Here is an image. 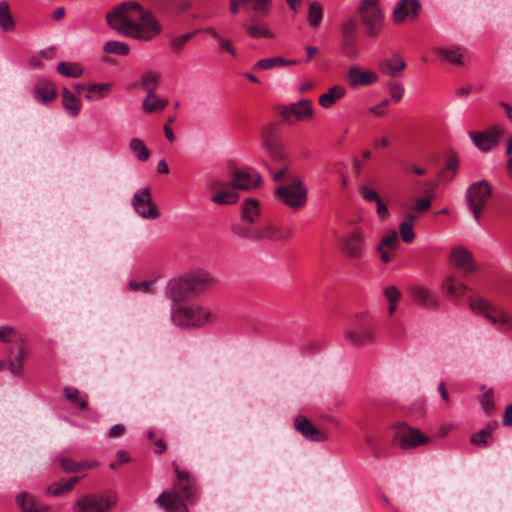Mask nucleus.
Returning <instances> with one entry per match:
<instances>
[{
    "label": "nucleus",
    "mask_w": 512,
    "mask_h": 512,
    "mask_svg": "<svg viewBox=\"0 0 512 512\" xmlns=\"http://www.w3.org/2000/svg\"><path fill=\"white\" fill-rule=\"evenodd\" d=\"M130 149L140 161H146L150 156V152L144 141L139 138H133L130 141Z\"/></svg>",
    "instance_id": "49530a36"
},
{
    "label": "nucleus",
    "mask_w": 512,
    "mask_h": 512,
    "mask_svg": "<svg viewBox=\"0 0 512 512\" xmlns=\"http://www.w3.org/2000/svg\"><path fill=\"white\" fill-rule=\"evenodd\" d=\"M64 394L69 401L76 404L80 409L88 407L87 395L81 397L77 388L67 386L64 388Z\"/></svg>",
    "instance_id": "c03bdc74"
},
{
    "label": "nucleus",
    "mask_w": 512,
    "mask_h": 512,
    "mask_svg": "<svg viewBox=\"0 0 512 512\" xmlns=\"http://www.w3.org/2000/svg\"><path fill=\"white\" fill-rule=\"evenodd\" d=\"M298 61L296 60H285L281 57H272L261 59L256 62L254 65V69H262V70H270L275 67H283L286 65H296Z\"/></svg>",
    "instance_id": "c9c22d12"
},
{
    "label": "nucleus",
    "mask_w": 512,
    "mask_h": 512,
    "mask_svg": "<svg viewBox=\"0 0 512 512\" xmlns=\"http://www.w3.org/2000/svg\"><path fill=\"white\" fill-rule=\"evenodd\" d=\"M431 441L430 437L423 434L419 429L401 424L395 432V442L401 449H413L425 445Z\"/></svg>",
    "instance_id": "1a4fd4ad"
},
{
    "label": "nucleus",
    "mask_w": 512,
    "mask_h": 512,
    "mask_svg": "<svg viewBox=\"0 0 512 512\" xmlns=\"http://www.w3.org/2000/svg\"><path fill=\"white\" fill-rule=\"evenodd\" d=\"M57 72L64 77L77 78L83 74V68L79 63L60 62Z\"/></svg>",
    "instance_id": "58836bf2"
},
{
    "label": "nucleus",
    "mask_w": 512,
    "mask_h": 512,
    "mask_svg": "<svg viewBox=\"0 0 512 512\" xmlns=\"http://www.w3.org/2000/svg\"><path fill=\"white\" fill-rule=\"evenodd\" d=\"M115 504L116 498L111 492L86 494L75 501L73 512H110Z\"/></svg>",
    "instance_id": "423d86ee"
},
{
    "label": "nucleus",
    "mask_w": 512,
    "mask_h": 512,
    "mask_svg": "<svg viewBox=\"0 0 512 512\" xmlns=\"http://www.w3.org/2000/svg\"><path fill=\"white\" fill-rule=\"evenodd\" d=\"M405 67V61L398 56L386 59L380 64V70L382 73L390 77L398 76L405 69Z\"/></svg>",
    "instance_id": "cd10ccee"
},
{
    "label": "nucleus",
    "mask_w": 512,
    "mask_h": 512,
    "mask_svg": "<svg viewBox=\"0 0 512 512\" xmlns=\"http://www.w3.org/2000/svg\"><path fill=\"white\" fill-rule=\"evenodd\" d=\"M239 195L237 192L228 190V191H219L215 193L211 200L212 202L220 205H230L234 204L238 201Z\"/></svg>",
    "instance_id": "37998d69"
},
{
    "label": "nucleus",
    "mask_w": 512,
    "mask_h": 512,
    "mask_svg": "<svg viewBox=\"0 0 512 512\" xmlns=\"http://www.w3.org/2000/svg\"><path fill=\"white\" fill-rule=\"evenodd\" d=\"M79 482V477L74 476L68 480L61 479L53 485L47 488V492L53 496L63 495L73 489V487Z\"/></svg>",
    "instance_id": "f704fd0d"
},
{
    "label": "nucleus",
    "mask_w": 512,
    "mask_h": 512,
    "mask_svg": "<svg viewBox=\"0 0 512 512\" xmlns=\"http://www.w3.org/2000/svg\"><path fill=\"white\" fill-rule=\"evenodd\" d=\"M420 8L418 0H399L393 10V21L397 24L414 21L419 16Z\"/></svg>",
    "instance_id": "4468645a"
},
{
    "label": "nucleus",
    "mask_w": 512,
    "mask_h": 512,
    "mask_svg": "<svg viewBox=\"0 0 512 512\" xmlns=\"http://www.w3.org/2000/svg\"><path fill=\"white\" fill-rule=\"evenodd\" d=\"M503 130L498 126H493L490 129L482 132L472 131L469 133L475 146L482 152H488L496 147L499 143V138Z\"/></svg>",
    "instance_id": "f8f14e48"
},
{
    "label": "nucleus",
    "mask_w": 512,
    "mask_h": 512,
    "mask_svg": "<svg viewBox=\"0 0 512 512\" xmlns=\"http://www.w3.org/2000/svg\"><path fill=\"white\" fill-rule=\"evenodd\" d=\"M262 182L261 176L249 170L236 171L231 179V186L234 189L249 190L256 188Z\"/></svg>",
    "instance_id": "aec40b11"
},
{
    "label": "nucleus",
    "mask_w": 512,
    "mask_h": 512,
    "mask_svg": "<svg viewBox=\"0 0 512 512\" xmlns=\"http://www.w3.org/2000/svg\"><path fill=\"white\" fill-rule=\"evenodd\" d=\"M345 95L346 88L343 85H333L327 90V92L319 96V105L324 109H329Z\"/></svg>",
    "instance_id": "393cba45"
},
{
    "label": "nucleus",
    "mask_w": 512,
    "mask_h": 512,
    "mask_svg": "<svg viewBox=\"0 0 512 512\" xmlns=\"http://www.w3.org/2000/svg\"><path fill=\"white\" fill-rule=\"evenodd\" d=\"M61 467L65 472H76L80 470L79 463L69 458H63L61 460Z\"/></svg>",
    "instance_id": "e2e57ef3"
},
{
    "label": "nucleus",
    "mask_w": 512,
    "mask_h": 512,
    "mask_svg": "<svg viewBox=\"0 0 512 512\" xmlns=\"http://www.w3.org/2000/svg\"><path fill=\"white\" fill-rule=\"evenodd\" d=\"M112 87L113 85L111 83L90 84L87 87L88 93L85 95V98L88 100H100L105 98L111 93Z\"/></svg>",
    "instance_id": "72a5a7b5"
},
{
    "label": "nucleus",
    "mask_w": 512,
    "mask_h": 512,
    "mask_svg": "<svg viewBox=\"0 0 512 512\" xmlns=\"http://www.w3.org/2000/svg\"><path fill=\"white\" fill-rule=\"evenodd\" d=\"M186 276L171 279L166 287V296L173 302H181L193 296Z\"/></svg>",
    "instance_id": "dca6fc26"
},
{
    "label": "nucleus",
    "mask_w": 512,
    "mask_h": 512,
    "mask_svg": "<svg viewBox=\"0 0 512 512\" xmlns=\"http://www.w3.org/2000/svg\"><path fill=\"white\" fill-rule=\"evenodd\" d=\"M259 216V203L257 200L249 198L244 201L241 209V218L243 221L252 224Z\"/></svg>",
    "instance_id": "2f4dec72"
},
{
    "label": "nucleus",
    "mask_w": 512,
    "mask_h": 512,
    "mask_svg": "<svg viewBox=\"0 0 512 512\" xmlns=\"http://www.w3.org/2000/svg\"><path fill=\"white\" fill-rule=\"evenodd\" d=\"M347 76L351 88L371 86L378 81V76L374 71L361 70L358 66H351Z\"/></svg>",
    "instance_id": "6ab92c4d"
},
{
    "label": "nucleus",
    "mask_w": 512,
    "mask_h": 512,
    "mask_svg": "<svg viewBox=\"0 0 512 512\" xmlns=\"http://www.w3.org/2000/svg\"><path fill=\"white\" fill-rule=\"evenodd\" d=\"M289 176H292V175L289 174V169L287 166H283L278 171L272 173V179L275 182H281L284 179L288 181Z\"/></svg>",
    "instance_id": "69168bd1"
},
{
    "label": "nucleus",
    "mask_w": 512,
    "mask_h": 512,
    "mask_svg": "<svg viewBox=\"0 0 512 512\" xmlns=\"http://www.w3.org/2000/svg\"><path fill=\"white\" fill-rule=\"evenodd\" d=\"M106 20L119 34L139 41H150L163 30L153 12L135 1L116 5L106 14Z\"/></svg>",
    "instance_id": "f257e3e1"
},
{
    "label": "nucleus",
    "mask_w": 512,
    "mask_h": 512,
    "mask_svg": "<svg viewBox=\"0 0 512 512\" xmlns=\"http://www.w3.org/2000/svg\"><path fill=\"white\" fill-rule=\"evenodd\" d=\"M431 206L429 198H418L415 202V210L419 213L427 211Z\"/></svg>",
    "instance_id": "774afa93"
},
{
    "label": "nucleus",
    "mask_w": 512,
    "mask_h": 512,
    "mask_svg": "<svg viewBox=\"0 0 512 512\" xmlns=\"http://www.w3.org/2000/svg\"><path fill=\"white\" fill-rule=\"evenodd\" d=\"M231 229L235 235L241 238L258 241V228L250 229L240 225H233Z\"/></svg>",
    "instance_id": "8fccbe9b"
},
{
    "label": "nucleus",
    "mask_w": 512,
    "mask_h": 512,
    "mask_svg": "<svg viewBox=\"0 0 512 512\" xmlns=\"http://www.w3.org/2000/svg\"><path fill=\"white\" fill-rule=\"evenodd\" d=\"M389 104H390L389 99H383L379 104L371 107L369 109V112L376 116H383L386 114L385 109L389 106Z\"/></svg>",
    "instance_id": "680f3d73"
},
{
    "label": "nucleus",
    "mask_w": 512,
    "mask_h": 512,
    "mask_svg": "<svg viewBox=\"0 0 512 512\" xmlns=\"http://www.w3.org/2000/svg\"><path fill=\"white\" fill-rule=\"evenodd\" d=\"M16 334V330L11 326L0 327V341L4 343H10L11 337Z\"/></svg>",
    "instance_id": "052dcab7"
},
{
    "label": "nucleus",
    "mask_w": 512,
    "mask_h": 512,
    "mask_svg": "<svg viewBox=\"0 0 512 512\" xmlns=\"http://www.w3.org/2000/svg\"><path fill=\"white\" fill-rule=\"evenodd\" d=\"M364 235L359 229L352 230L342 240V250L351 259L363 256Z\"/></svg>",
    "instance_id": "2eb2a0df"
},
{
    "label": "nucleus",
    "mask_w": 512,
    "mask_h": 512,
    "mask_svg": "<svg viewBox=\"0 0 512 512\" xmlns=\"http://www.w3.org/2000/svg\"><path fill=\"white\" fill-rule=\"evenodd\" d=\"M242 27L246 34L255 40H270L275 37V34L269 25L255 15L248 16V18L242 23Z\"/></svg>",
    "instance_id": "ddd939ff"
},
{
    "label": "nucleus",
    "mask_w": 512,
    "mask_h": 512,
    "mask_svg": "<svg viewBox=\"0 0 512 512\" xmlns=\"http://www.w3.org/2000/svg\"><path fill=\"white\" fill-rule=\"evenodd\" d=\"M151 284H152V282H148V281H144V282H140V283L135 282V281H130L128 283V288L131 291L142 290L143 292H148Z\"/></svg>",
    "instance_id": "0e129e2a"
},
{
    "label": "nucleus",
    "mask_w": 512,
    "mask_h": 512,
    "mask_svg": "<svg viewBox=\"0 0 512 512\" xmlns=\"http://www.w3.org/2000/svg\"><path fill=\"white\" fill-rule=\"evenodd\" d=\"M196 34V31L194 32H188V33H185V34H182V35H179V36H176V37H173L172 39H170L169 41V44H170V47L176 51V52H180L184 46L186 45V43Z\"/></svg>",
    "instance_id": "3c124183"
},
{
    "label": "nucleus",
    "mask_w": 512,
    "mask_h": 512,
    "mask_svg": "<svg viewBox=\"0 0 512 512\" xmlns=\"http://www.w3.org/2000/svg\"><path fill=\"white\" fill-rule=\"evenodd\" d=\"M379 245L385 248H389L390 250H396L399 245L397 232L395 230H390L386 235L382 237Z\"/></svg>",
    "instance_id": "864d4df0"
},
{
    "label": "nucleus",
    "mask_w": 512,
    "mask_h": 512,
    "mask_svg": "<svg viewBox=\"0 0 512 512\" xmlns=\"http://www.w3.org/2000/svg\"><path fill=\"white\" fill-rule=\"evenodd\" d=\"M359 11L362 22L368 29V35L376 37L381 32L384 23L379 0H362Z\"/></svg>",
    "instance_id": "6e6552de"
},
{
    "label": "nucleus",
    "mask_w": 512,
    "mask_h": 512,
    "mask_svg": "<svg viewBox=\"0 0 512 512\" xmlns=\"http://www.w3.org/2000/svg\"><path fill=\"white\" fill-rule=\"evenodd\" d=\"M62 104L72 116H77L79 114L81 101L67 88H64L62 91Z\"/></svg>",
    "instance_id": "473e14b6"
},
{
    "label": "nucleus",
    "mask_w": 512,
    "mask_h": 512,
    "mask_svg": "<svg viewBox=\"0 0 512 512\" xmlns=\"http://www.w3.org/2000/svg\"><path fill=\"white\" fill-rule=\"evenodd\" d=\"M16 501L22 512H49L47 506L38 504L28 493H21Z\"/></svg>",
    "instance_id": "c756f323"
},
{
    "label": "nucleus",
    "mask_w": 512,
    "mask_h": 512,
    "mask_svg": "<svg viewBox=\"0 0 512 512\" xmlns=\"http://www.w3.org/2000/svg\"><path fill=\"white\" fill-rule=\"evenodd\" d=\"M25 341L21 340V346L13 360L8 362L10 372L15 376H21L23 373V366L26 356Z\"/></svg>",
    "instance_id": "e433bc0d"
},
{
    "label": "nucleus",
    "mask_w": 512,
    "mask_h": 512,
    "mask_svg": "<svg viewBox=\"0 0 512 512\" xmlns=\"http://www.w3.org/2000/svg\"><path fill=\"white\" fill-rule=\"evenodd\" d=\"M415 219L416 216L410 213L406 216V218L401 222L399 226L401 238L405 243H411L415 238V233L413 230Z\"/></svg>",
    "instance_id": "4c0bfd02"
},
{
    "label": "nucleus",
    "mask_w": 512,
    "mask_h": 512,
    "mask_svg": "<svg viewBox=\"0 0 512 512\" xmlns=\"http://www.w3.org/2000/svg\"><path fill=\"white\" fill-rule=\"evenodd\" d=\"M359 192L362 198L368 202H377L381 199L379 194L367 185H360Z\"/></svg>",
    "instance_id": "4d7b16f0"
},
{
    "label": "nucleus",
    "mask_w": 512,
    "mask_h": 512,
    "mask_svg": "<svg viewBox=\"0 0 512 512\" xmlns=\"http://www.w3.org/2000/svg\"><path fill=\"white\" fill-rule=\"evenodd\" d=\"M55 96L53 84L49 81H41L34 88V97L41 103H49Z\"/></svg>",
    "instance_id": "7c9ffc66"
},
{
    "label": "nucleus",
    "mask_w": 512,
    "mask_h": 512,
    "mask_svg": "<svg viewBox=\"0 0 512 512\" xmlns=\"http://www.w3.org/2000/svg\"><path fill=\"white\" fill-rule=\"evenodd\" d=\"M451 262L465 273H471L475 270L473 255L462 246H457L452 249Z\"/></svg>",
    "instance_id": "5701e85b"
},
{
    "label": "nucleus",
    "mask_w": 512,
    "mask_h": 512,
    "mask_svg": "<svg viewBox=\"0 0 512 512\" xmlns=\"http://www.w3.org/2000/svg\"><path fill=\"white\" fill-rule=\"evenodd\" d=\"M492 195L490 184L481 180L471 184L466 191V200L476 222H480L482 210Z\"/></svg>",
    "instance_id": "0eeeda50"
},
{
    "label": "nucleus",
    "mask_w": 512,
    "mask_h": 512,
    "mask_svg": "<svg viewBox=\"0 0 512 512\" xmlns=\"http://www.w3.org/2000/svg\"><path fill=\"white\" fill-rule=\"evenodd\" d=\"M167 106L166 100H161L155 93L147 94L146 98L143 100L142 107L145 112H154L158 110H164Z\"/></svg>",
    "instance_id": "ea45409f"
},
{
    "label": "nucleus",
    "mask_w": 512,
    "mask_h": 512,
    "mask_svg": "<svg viewBox=\"0 0 512 512\" xmlns=\"http://www.w3.org/2000/svg\"><path fill=\"white\" fill-rule=\"evenodd\" d=\"M410 295L412 301L422 308L436 310L439 307L438 296L422 285L411 286Z\"/></svg>",
    "instance_id": "a211bd4d"
},
{
    "label": "nucleus",
    "mask_w": 512,
    "mask_h": 512,
    "mask_svg": "<svg viewBox=\"0 0 512 512\" xmlns=\"http://www.w3.org/2000/svg\"><path fill=\"white\" fill-rule=\"evenodd\" d=\"M217 314L209 307L190 304L178 306L171 312V321L181 328H202L215 322Z\"/></svg>",
    "instance_id": "7ed1b4c3"
},
{
    "label": "nucleus",
    "mask_w": 512,
    "mask_h": 512,
    "mask_svg": "<svg viewBox=\"0 0 512 512\" xmlns=\"http://www.w3.org/2000/svg\"><path fill=\"white\" fill-rule=\"evenodd\" d=\"M344 335L351 344L361 346L372 341L374 329L370 324H365L360 327L347 329Z\"/></svg>",
    "instance_id": "b1692460"
},
{
    "label": "nucleus",
    "mask_w": 512,
    "mask_h": 512,
    "mask_svg": "<svg viewBox=\"0 0 512 512\" xmlns=\"http://www.w3.org/2000/svg\"><path fill=\"white\" fill-rule=\"evenodd\" d=\"M0 27L3 31H11L15 27V22L12 18L11 13L0 15Z\"/></svg>",
    "instance_id": "bf43d9fd"
},
{
    "label": "nucleus",
    "mask_w": 512,
    "mask_h": 512,
    "mask_svg": "<svg viewBox=\"0 0 512 512\" xmlns=\"http://www.w3.org/2000/svg\"><path fill=\"white\" fill-rule=\"evenodd\" d=\"M159 76L152 73L146 72L141 76L140 85L141 87L147 91V93H154L155 89L158 86Z\"/></svg>",
    "instance_id": "09e8293b"
},
{
    "label": "nucleus",
    "mask_w": 512,
    "mask_h": 512,
    "mask_svg": "<svg viewBox=\"0 0 512 512\" xmlns=\"http://www.w3.org/2000/svg\"><path fill=\"white\" fill-rule=\"evenodd\" d=\"M279 113L289 123L310 120L314 116L313 105L309 99L283 105L279 108Z\"/></svg>",
    "instance_id": "9d476101"
},
{
    "label": "nucleus",
    "mask_w": 512,
    "mask_h": 512,
    "mask_svg": "<svg viewBox=\"0 0 512 512\" xmlns=\"http://www.w3.org/2000/svg\"><path fill=\"white\" fill-rule=\"evenodd\" d=\"M275 194L292 210L302 208L307 202V189L298 176H289L288 182L277 187Z\"/></svg>",
    "instance_id": "39448f33"
},
{
    "label": "nucleus",
    "mask_w": 512,
    "mask_h": 512,
    "mask_svg": "<svg viewBox=\"0 0 512 512\" xmlns=\"http://www.w3.org/2000/svg\"><path fill=\"white\" fill-rule=\"evenodd\" d=\"M177 481L170 490L162 492L156 503L167 512H189L186 502L194 503L199 497L195 479L186 471L180 470L178 464L172 462Z\"/></svg>",
    "instance_id": "f03ea898"
},
{
    "label": "nucleus",
    "mask_w": 512,
    "mask_h": 512,
    "mask_svg": "<svg viewBox=\"0 0 512 512\" xmlns=\"http://www.w3.org/2000/svg\"><path fill=\"white\" fill-rule=\"evenodd\" d=\"M469 307L474 313L485 317L499 331L512 333V316L505 310L491 305L481 297L471 298Z\"/></svg>",
    "instance_id": "20e7f679"
},
{
    "label": "nucleus",
    "mask_w": 512,
    "mask_h": 512,
    "mask_svg": "<svg viewBox=\"0 0 512 512\" xmlns=\"http://www.w3.org/2000/svg\"><path fill=\"white\" fill-rule=\"evenodd\" d=\"M356 29V23L353 20H348L343 25V38L346 40L350 39V36H353V33Z\"/></svg>",
    "instance_id": "338daca9"
},
{
    "label": "nucleus",
    "mask_w": 512,
    "mask_h": 512,
    "mask_svg": "<svg viewBox=\"0 0 512 512\" xmlns=\"http://www.w3.org/2000/svg\"><path fill=\"white\" fill-rule=\"evenodd\" d=\"M434 51L442 62H448L456 66L463 64L462 53L459 47H436Z\"/></svg>",
    "instance_id": "bb28decb"
},
{
    "label": "nucleus",
    "mask_w": 512,
    "mask_h": 512,
    "mask_svg": "<svg viewBox=\"0 0 512 512\" xmlns=\"http://www.w3.org/2000/svg\"><path fill=\"white\" fill-rule=\"evenodd\" d=\"M189 286L191 287V292L193 296H196L208 288H210L214 283V278L206 271L200 270L196 272H192L185 275Z\"/></svg>",
    "instance_id": "412c9836"
},
{
    "label": "nucleus",
    "mask_w": 512,
    "mask_h": 512,
    "mask_svg": "<svg viewBox=\"0 0 512 512\" xmlns=\"http://www.w3.org/2000/svg\"><path fill=\"white\" fill-rule=\"evenodd\" d=\"M493 437L487 435L484 431L480 430L477 433H473L470 437V442L475 446L487 447L492 443Z\"/></svg>",
    "instance_id": "603ef678"
},
{
    "label": "nucleus",
    "mask_w": 512,
    "mask_h": 512,
    "mask_svg": "<svg viewBox=\"0 0 512 512\" xmlns=\"http://www.w3.org/2000/svg\"><path fill=\"white\" fill-rule=\"evenodd\" d=\"M384 296L388 303H397L401 298V292L396 286H388L384 289Z\"/></svg>",
    "instance_id": "13d9d810"
},
{
    "label": "nucleus",
    "mask_w": 512,
    "mask_h": 512,
    "mask_svg": "<svg viewBox=\"0 0 512 512\" xmlns=\"http://www.w3.org/2000/svg\"><path fill=\"white\" fill-rule=\"evenodd\" d=\"M481 405L486 414L490 415L494 411V399L492 390L486 391L480 398Z\"/></svg>",
    "instance_id": "6e6d98bb"
},
{
    "label": "nucleus",
    "mask_w": 512,
    "mask_h": 512,
    "mask_svg": "<svg viewBox=\"0 0 512 512\" xmlns=\"http://www.w3.org/2000/svg\"><path fill=\"white\" fill-rule=\"evenodd\" d=\"M248 16L255 15L257 17L265 16L271 6V0H242Z\"/></svg>",
    "instance_id": "c85d7f7f"
},
{
    "label": "nucleus",
    "mask_w": 512,
    "mask_h": 512,
    "mask_svg": "<svg viewBox=\"0 0 512 512\" xmlns=\"http://www.w3.org/2000/svg\"><path fill=\"white\" fill-rule=\"evenodd\" d=\"M388 88L391 95V100L395 103L400 102L405 92L403 85L399 82H392L389 83Z\"/></svg>",
    "instance_id": "5fc2aeb1"
},
{
    "label": "nucleus",
    "mask_w": 512,
    "mask_h": 512,
    "mask_svg": "<svg viewBox=\"0 0 512 512\" xmlns=\"http://www.w3.org/2000/svg\"><path fill=\"white\" fill-rule=\"evenodd\" d=\"M294 427L308 440L322 442L327 439V435L319 431L312 422L304 416L295 418Z\"/></svg>",
    "instance_id": "4be33fe9"
},
{
    "label": "nucleus",
    "mask_w": 512,
    "mask_h": 512,
    "mask_svg": "<svg viewBox=\"0 0 512 512\" xmlns=\"http://www.w3.org/2000/svg\"><path fill=\"white\" fill-rule=\"evenodd\" d=\"M442 289L445 294L460 297L467 290V286L464 284H457L452 277H448L444 280L442 284Z\"/></svg>",
    "instance_id": "a19ab883"
},
{
    "label": "nucleus",
    "mask_w": 512,
    "mask_h": 512,
    "mask_svg": "<svg viewBox=\"0 0 512 512\" xmlns=\"http://www.w3.org/2000/svg\"><path fill=\"white\" fill-rule=\"evenodd\" d=\"M262 145L266 149L271 161L280 163L285 159V152L282 145L272 135H263Z\"/></svg>",
    "instance_id": "a878e982"
},
{
    "label": "nucleus",
    "mask_w": 512,
    "mask_h": 512,
    "mask_svg": "<svg viewBox=\"0 0 512 512\" xmlns=\"http://www.w3.org/2000/svg\"><path fill=\"white\" fill-rule=\"evenodd\" d=\"M323 17L322 6L318 2H312L309 6L308 22L311 27L316 28L320 25Z\"/></svg>",
    "instance_id": "de8ad7c7"
},
{
    "label": "nucleus",
    "mask_w": 512,
    "mask_h": 512,
    "mask_svg": "<svg viewBox=\"0 0 512 512\" xmlns=\"http://www.w3.org/2000/svg\"><path fill=\"white\" fill-rule=\"evenodd\" d=\"M133 206L136 212L144 219H156L160 213L152 202L149 188L138 190L133 197Z\"/></svg>",
    "instance_id": "9b49d317"
},
{
    "label": "nucleus",
    "mask_w": 512,
    "mask_h": 512,
    "mask_svg": "<svg viewBox=\"0 0 512 512\" xmlns=\"http://www.w3.org/2000/svg\"><path fill=\"white\" fill-rule=\"evenodd\" d=\"M293 234V229L289 226H276L272 223H266L258 228V241H285Z\"/></svg>",
    "instance_id": "f3484780"
},
{
    "label": "nucleus",
    "mask_w": 512,
    "mask_h": 512,
    "mask_svg": "<svg viewBox=\"0 0 512 512\" xmlns=\"http://www.w3.org/2000/svg\"><path fill=\"white\" fill-rule=\"evenodd\" d=\"M103 50L107 54H115L125 56L130 52V47L125 42L120 41H108L104 44Z\"/></svg>",
    "instance_id": "79ce46f5"
},
{
    "label": "nucleus",
    "mask_w": 512,
    "mask_h": 512,
    "mask_svg": "<svg viewBox=\"0 0 512 512\" xmlns=\"http://www.w3.org/2000/svg\"><path fill=\"white\" fill-rule=\"evenodd\" d=\"M459 161L455 154H450L447 157L444 170L441 172V177L446 181H451L457 173Z\"/></svg>",
    "instance_id": "a18cd8bd"
}]
</instances>
